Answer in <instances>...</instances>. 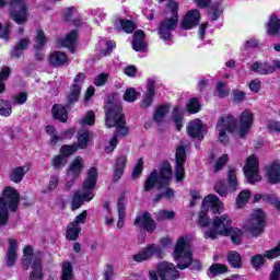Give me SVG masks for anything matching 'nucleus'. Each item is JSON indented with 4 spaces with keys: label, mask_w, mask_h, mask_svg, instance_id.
Returning <instances> with one entry per match:
<instances>
[{
    "label": "nucleus",
    "mask_w": 280,
    "mask_h": 280,
    "mask_svg": "<svg viewBox=\"0 0 280 280\" xmlns=\"http://www.w3.org/2000/svg\"><path fill=\"white\" fill-rule=\"evenodd\" d=\"M132 49H135V51H147L148 44L145 43V33L143 31L138 30L135 32Z\"/></svg>",
    "instance_id": "obj_25"
},
{
    "label": "nucleus",
    "mask_w": 280,
    "mask_h": 280,
    "mask_svg": "<svg viewBox=\"0 0 280 280\" xmlns=\"http://www.w3.org/2000/svg\"><path fill=\"white\" fill-rule=\"evenodd\" d=\"M133 226H139V229H144L147 233H153L156 231V222L152 220V214L150 212H144L143 214L136 218Z\"/></svg>",
    "instance_id": "obj_18"
},
{
    "label": "nucleus",
    "mask_w": 280,
    "mask_h": 280,
    "mask_svg": "<svg viewBox=\"0 0 280 280\" xmlns=\"http://www.w3.org/2000/svg\"><path fill=\"white\" fill-rule=\"evenodd\" d=\"M51 165L55 167V170H61V167H65L67 165V158H63L62 155H57L55 159H52Z\"/></svg>",
    "instance_id": "obj_60"
},
{
    "label": "nucleus",
    "mask_w": 280,
    "mask_h": 280,
    "mask_svg": "<svg viewBox=\"0 0 280 280\" xmlns=\"http://www.w3.org/2000/svg\"><path fill=\"white\" fill-rule=\"evenodd\" d=\"M81 126H93L95 124V113L88 112L85 117L80 121Z\"/></svg>",
    "instance_id": "obj_61"
},
{
    "label": "nucleus",
    "mask_w": 280,
    "mask_h": 280,
    "mask_svg": "<svg viewBox=\"0 0 280 280\" xmlns=\"http://www.w3.org/2000/svg\"><path fill=\"white\" fill-rule=\"evenodd\" d=\"M187 110L188 113L196 114L200 110V101L196 97H192L189 100L187 104Z\"/></svg>",
    "instance_id": "obj_57"
},
{
    "label": "nucleus",
    "mask_w": 280,
    "mask_h": 280,
    "mask_svg": "<svg viewBox=\"0 0 280 280\" xmlns=\"http://www.w3.org/2000/svg\"><path fill=\"white\" fill-rule=\"evenodd\" d=\"M35 49L38 51V49H42L45 47V43H47V38L45 37V33L43 31H37V34L35 36Z\"/></svg>",
    "instance_id": "obj_55"
},
{
    "label": "nucleus",
    "mask_w": 280,
    "mask_h": 280,
    "mask_svg": "<svg viewBox=\"0 0 280 280\" xmlns=\"http://www.w3.org/2000/svg\"><path fill=\"white\" fill-rule=\"evenodd\" d=\"M108 82V73H101L94 78L95 86H104Z\"/></svg>",
    "instance_id": "obj_63"
},
{
    "label": "nucleus",
    "mask_w": 280,
    "mask_h": 280,
    "mask_svg": "<svg viewBox=\"0 0 280 280\" xmlns=\"http://www.w3.org/2000/svg\"><path fill=\"white\" fill-rule=\"evenodd\" d=\"M266 178L271 185L280 183V163L273 162L266 167Z\"/></svg>",
    "instance_id": "obj_23"
},
{
    "label": "nucleus",
    "mask_w": 280,
    "mask_h": 280,
    "mask_svg": "<svg viewBox=\"0 0 280 280\" xmlns=\"http://www.w3.org/2000/svg\"><path fill=\"white\" fill-rule=\"evenodd\" d=\"M243 235H244V232H242L240 228H232L223 236L231 237V241L233 242V244H236L237 246H240V244H242Z\"/></svg>",
    "instance_id": "obj_34"
},
{
    "label": "nucleus",
    "mask_w": 280,
    "mask_h": 280,
    "mask_svg": "<svg viewBox=\"0 0 280 280\" xmlns=\"http://www.w3.org/2000/svg\"><path fill=\"white\" fill-rule=\"evenodd\" d=\"M205 132H207V126L202 125L200 119L190 121L187 127V133L189 137H191V139L202 141V139H205Z\"/></svg>",
    "instance_id": "obj_19"
},
{
    "label": "nucleus",
    "mask_w": 280,
    "mask_h": 280,
    "mask_svg": "<svg viewBox=\"0 0 280 280\" xmlns=\"http://www.w3.org/2000/svg\"><path fill=\"white\" fill-rule=\"evenodd\" d=\"M269 280H280V261L275 264Z\"/></svg>",
    "instance_id": "obj_64"
},
{
    "label": "nucleus",
    "mask_w": 280,
    "mask_h": 280,
    "mask_svg": "<svg viewBox=\"0 0 280 280\" xmlns=\"http://www.w3.org/2000/svg\"><path fill=\"white\" fill-rule=\"evenodd\" d=\"M207 209H210L213 213H222L224 211V203L215 195H208L203 198L202 210L199 212V226H209Z\"/></svg>",
    "instance_id": "obj_7"
},
{
    "label": "nucleus",
    "mask_w": 280,
    "mask_h": 280,
    "mask_svg": "<svg viewBox=\"0 0 280 280\" xmlns=\"http://www.w3.org/2000/svg\"><path fill=\"white\" fill-rule=\"evenodd\" d=\"M173 257L177 262L179 270H200L202 266L199 260H194L191 246L189 245V236H180L174 247Z\"/></svg>",
    "instance_id": "obj_2"
},
{
    "label": "nucleus",
    "mask_w": 280,
    "mask_h": 280,
    "mask_svg": "<svg viewBox=\"0 0 280 280\" xmlns=\"http://www.w3.org/2000/svg\"><path fill=\"white\" fill-rule=\"evenodd\" d=\"M81 232H82V228L78 225H73L72 223H69L66 229V237L70 242H75V240H78Z\"/></svg>",
    "instance_id": "obj_36"
},
{
    "label": "nucleus",
    "mask_w": 280,
    "mask_h": 280,
    "mask_svg": "<svg viewBox=\"0 0 280 280\" xmlns=\"http://www.w3.org/2000/svg\"><path fill=\"white\" fill-rule=\"evenodd\" d=\"M0 115L2 117H10L12 115V104L10 101L0 100Z\"/></svg>",
    "instance_id": "obj_46"
},
{
    "label": "nucleus",
    "mask_w": 280,
    "mask_h": 280,
    "mask_svg": "<svg viewBox=\"0 0 280 280\" xmlns=\"http://www.w3.org/2000/svg\"><path fill=\"white\" fill-rule=\"evenodd\" d=\"M229 268L225 267V265L222 264H213L210 268H209V272L210 275H212V277H218V275H224V272H228Z\"/></svg>",
    "instance_id": "obj_49"
},
{
    "label": "nucleus",
    "mask_w": 280,
    "mask_h": 280,
    "mask_svg": "<svg viewBox=\"0 0 280 280\" xmlns=\"http://www.w3.org/2000/svg\"><path fill=\"white\" fill-rule=\"evenodd\" d=\"M170 180H172V165L168 162H163L160 166V173L158 170L150 173L143 189L144 191H152L156 187L158 190H161L170 185Z\"/></svg>",
    "instance_id": "obj_4"
},
{
    "label": "nucleus",
    "mask_w": 280,
    "mask_h": 280,
    "mask_svg": "<svg viewBox=\"0 0 280 280\" xmlns=\"http://www.w3.org/2000/svg\"><path fill=\"white\" fill-rule=\"evenodd\" d=\"M60 43L61 47H67L70 51H73L75 45H78V30H72Z\"/></svg>",
    "instance_id": "obj_29"
},
{
    "label": "nucleus",
    "mask_w": 280,
    "mask_h": 280,
    "mask_svg": "<svg viewBox=\"0 0 280 280\" xmlns=\"http://www.w3.org/2000/svg\"><path fill=\"white\" fill-rule=\"evenodd\" d=\"M9 12L11 19H13L18 25L27 23V3L25 0H11Z\"/></svg>",
    "instance_id": "obj_11"
},
{
    "label": "nucleus",
    "mask_w": 280,
    "mask_h": 280,
    "mask_svg": "<svg viewBox=\"0 0 280 280\" xmlns=\"http://www.w3.org/2000/svg\"><path fill=\"white\" fill-rule=\"evenodd\" d=\"M161 253H163V248L161 246L150 244L138 254L132 256L133 261L141 264L143 261H148V259H152V257H161Z\"/></svg>",
    "instance_id": "obj_15"
},
{
    "label": "nucleus",
    "mask_w": 280,
    "mask_h": 280,
    "mask_svg": "<svg viewBox=\"0 0 280 280\" xmlns=\"http://www.w3.org/2000/svg\"><path fill=\"white\" fill-rule=\"evenodd\" d=\"M126 156L121 155L116 160L115 168H114V180L117 183V180L121 179V176H124V170H126Z\"/></svg>",
    "instance_id": "obj_31"
},
{
    "label": "nucleus",
    "mask_w": 280,
    "mask_h": 280,
    "mask_svg": "<svg viewBox=\"0 0 280 280\" xmlns=\"http://www.w3.org/2000/svg\"><path fill=\"white\" fill-rule=\"evenodd\" d=\"M61 280H73V265L69 261L61 264Z\"/></svg>",
    "instance_id": "obj_37"
},
{
    "label": "nucleus",
    "mask_w": 280,
    "mask_h": 280,
    "mask_svg": "<svg viewBox=\"0 0 280 280\" xmlns=\"http://www.w3.org/2000/svg\"><path fill=\"white\" fill-rule=\"evenodd\" d=\"M165 16L178 21V2L171 0L166 3Z\"/></svg>",
    "instance_id": "obj_35"
},
{
    "label": "nucleus",
    "mask_w": 280,
    "mask_h": 280,
    "mask_svg": "<svg viewBox=\"0 0 280 280\" xmlns=\"http://www.w3.org/2000/svg\"><path fill=\"white\" fill-rule=\"evenodd\" d=\"M243 170L245 178L250 185H255V183H259L261 180V175H259V161L257 160V156L249 155Z\"/></svg>",
    "instance_id": "obj_12"
},
{
    "label": "nucleus",
    "mask_w": 280,
    "mask_h": 280,
    "mask_svg": "<svg viewBox=\"0 0 280 280\" xmlns=\"http://www.w3.org/2000/svg\"><path fill=\"white\" fill-rule=\"evenodd\" d=\"M61 156L67 159V156H71L74 152H78V144H72V145H62L60 149Z\"/></svg>",
    "instance_id": "obj_59"
},
{
    "label": "nucleus",
    "mask_w": 280,
    "mask_h": 280,
    "mask_svg": "<svg viewBox=\"0 0 280 280\" xmlns=\"http://www.w3.org/2000/svg\"><path fill=\"white\" fill-rule=\"evenodd\" d=\"M224 12V9L222 8V3L217 2L212 4L211 11H210V19L211 21H218L220 19V14Z\"/></svg>",
    "instance_id": "obj_48"
},
{
    "label": "nucleus",
    "mask_w": 280,
    "mask_h": 280,
    "mask_svg": "<svg viewBox=\"0 0 280 280\" xmlns=\"http://www.w3.org/2000/svg\"><path fill=\"white\" fill-rule=\"evenodd\" d=\"M200 23V11H189L180 23L182 30H191Z\"/></svg>",
    "instance_id": "obj_22"
},
{
    "label": "nucleus",
    "mask_w": 280,
    "mask_h": 280,
    "mask_svg": "<svg viewBox=\"0 0 280 280\" xmlns=\"http://www.w3.org/2000/svg\"><path fill=\"white\" fill-rule=\"evenodd\" d=\"M237 128V119L233 116H221L217 122V130L219 132V141L221 143H229V137L226 136L228 132H233Z\"/></svg>",
    "instance_id": "obj_10"
},
{
    "label": "nucleus",
    "mask_w": 280,
    "mask_h": 280,
    "mask_svg": "<svg viewBox=\"0 0 280 280\" xmlns=\"http://www.w3.org/2000/svg\"><path fill=\"white\" fill-rule=\"evenodd\" d=\"M249 199L250 190H242L236 197V207H238V209L246 207V203L248 202Z\"/></svg>",
    "instance_id": "obj_43"
},
{
    "label": "nucleus",
    "mask_w": 280,
    "mask_h": 280,
    "mask_svg": "<svg viewBox=\"0 0 280 280\" xmlns=\"http://www.w3.org/2000/svg\"><path fill=\"white\" fill-rule=\"evenodd\" d=\"M19 202H21L20 194L12 187H7L3 191V196L0 197V226L8 224L9 212L16 211L19 209Z\"/></svg>",
    "instance_id": "obj_5"
},
{
    "label": "nucleus",
    "mask_w": 280,
    "mask_h": 280,
    "mask_svg": "<svg viewBox=\"0 0 280 280\" xmlns=\"http://www.w3.org/2000/svg\"><path fill=\"white\" fill-rule=\"evenodd\" d=\"M84 168V160L80 156H77L70 164L67 173L68 180H78V176L82 174Z\"/></svg>",
    "instance_id": "obj_21"
},
{
    "label": "nucleus",
    "mask_w": 280,
    "mask_h": 280,
    "mask_svg": "<svg viewBox=\"0 0 280 280\" xmlns=\"http://www.w3.org/2000/svg\"><path fill=\"white\" fill-rule=\"evenodd\" d=\"M167 113H170V105L158 106L153 115L154 121H156L158 124H161V121L165 119V115H167Z\"/></svg>",
    "instance_id": "obj_41"
},
{
    "label": "nucleus",
    "mask_w": 280,
    "mask_h": 280,
    "mask_svg": "<svg viewBox=\"0 0 280 280\" xmlns=\"http://www.w3.org/2000/svg\"><path fill=\"white\" fill-rule=\"evenodd\" d=\"M158 275L161 280H176L180 278V273L176 270L174 264L165 261L158 265Z\"/></svg>",
    "instance_id": "obj_16"
},
{
    "label": "nucleus",
    "mask_w": 280,
    "mask_h": 280,
    "mask_svg": "<svg viewBox=\"0 0 280 280\" xmlns=\"http://www.w3.org/2000/svg\"><path fill=\"white\" fill-rule=\"evenodd\" d=\"M91 137L89 136V132H82L78 135V148H80L81 150H86L88 145H89V141H90Z\"/></svg>",
    "instance_id": "obj_54"
},
{
    "label": "nucleus",
    "mask_w": 280,
    "mask_h": 280,
    "mask_svg": "<svg viewBox=\"0 0 280 280\" xmlns=\"http://www.w3.org/2000/svg\"><path fill=\"white\" fill-rule=\"evenodd\" d=\"M229 187L232 191H237V187L240 183L237 182V174L235 173V168H230L228 175Z\"/></svg>",
    "instance_id": "obj_44"
},
{
    "label": "nucleus",
    "mask_w": 280,
    "mask_h": 280,
    "mask_svg": "<svg viewBox=\"0 0 280 280\" xmlns=\"http://www.w3.org/2000/svg\"><path fill=\"white\" fill-rule=\"evenodd\" d=\"M250 69L258 75H270L271 73H275V68H272V65L264 61L254 62Z\"/></svg>",
    "instance_id": "obj_26"
},
{
    "label": "nucleus",
    "mask_w": 280,
    "mask_h": 280,
    "mask_svg": "<svg viewBox=\"0 0 280 280\" xmlns=\"http://www.w3.org/2000/svg\"><path fill=\"white\" fill-rule=\"evenodd\" d=\"M30 266H32L30 280H43V257L40 254L34 255V247L32 245L24 247L22 259L23 270H30Z\"/></svg>",
    "instance_id": "obj_6"
},
{
    "label": "nucleus",
    "mask_w": 280,
    "mask_h": 280,
    "mask_svg": "<svg viewBox=\"0 0 280 280\" xmlns=\"http://www.w3.org/2000/svg\"><path fill=\"white\" fill-rule=\"evenodd\" d=\"M265 257L267 259H276V257H280V242L275 248L265 252Z\"/></svg>",
    "instance_id": "obj_62"
},
{
    "label": "nucleus",
    "mask_w": 280,
    "mask_h": 280,
    "mask_svg": "<svg viewBox=\"0 0 280 280\" xmlns=\"http://www.w3.org/2000/svg\"><path fill=\"white\" fill-rule=\"evenodd\" d=\"M185 161H187V151L184 145H178L175 152V178L176 183L185 180Z\"/></svg>",
    "instance_id": "obj_14"
},
{
    "label": "nucleus",
    "mask_w": 280,
    "mask_h": 280,
    "mask_svg": "<svg viewBox=\"0 0 280 280\" xmlns=\"http://www.w3.org/2000/svg\"><path fill=\"white\" fill-rule=\"evenodd\" d=\"M231 224H233V220H231V217H229V214L215 217L212 222V229L206 230L205 238L215 240L218 235H225L228 231L232 229Z\"/></svg>",
    "instance_id": "obj_9"
},
{
    "label": "nucleus",
    "mask_w": 280,
    "mask_h": 280,
    "mask_svg": "<svg viewBox=\"0 0 280 280\" xmlns=\"http://www.w3.org/2000/svg\"><path fill=\"white\" fill-rule=\"evenodd\" d=\"M95 185H97V168L91 167L88 171V176L83 182V192L77 191L72 198V211H75L82 207L83 202H91L95 198Z\"/></svg>",
    "instance_id": "obj_3"
},
{
    "label": "nucleus",
    "mask_w": 280,
    "mask_h": 280,
    "mask_svg": "<svg viewBox=\"0 0 280 280\" xmlns=\"http://www.w3.org/2000/svg\"><path fill=\"white\" fill-rule=\"evenodd\" d=\"M118 209V222L117 228L124 229V222H126V197L121 196L117 203Z\"/></svg>",
    "instance_id": "obj_30"
},
{
    "label": "nucleus",
    "mask_w": 280,
    "mask_h": 280,
    "mask_svg": "<svg viewBox=\"0 0 280 280\" xmlns=\"http://www.w3.org/2000/svg\"><path fill=\"white\" fill-rule=\"evenodd\" d=\"M19 250V243L14 238H9V247L7 250V266L8 268H12L16 261Z\"/></svg>",
    "instance_id": "obj_24"
},
{
    "label": "nucleus",
    "mask_w": 280,
    "mask_h": 280,
    "mask_svg": "<svg viewBox=\"0 0 280 280\" xmlns=\"http://www.w3.org/2000/svg\"><path fill=\"white\" fill-rule=\"evenodd\" d=\"M214 191H217V194H219V196L226 198V196L229 195V189L226 188V183L222 182V180L217 182L214 185Z\"/></svg>",
    "instance_id": "obj_56"
},
{
    "label": "nucleus",
    "mask_w": 280,
    "mask_h": 280,
    "mask_svg": "<svg viewBox=\"0 0 280 280\" xmlns=\"http://www.w3.org/2000/svg\"><path fill=\"white\" fill-rule=\"evenodd\" d=\"M173 121L177 130H180L183 128V113L180 112V107L178 105L174 107Z\"/></svg>",
    "instance_id": "obj_45"
},
{
    "label": "nucleus",
    "mask_w": 280,
    "mask_h": 280,
    "mask_svg": "<svg viewBox=\"0 0 280 280\" xmlns=\"http://www.w3.org/2000/svg\"><path fill=\"white\" fill-rule=\"evenodd\" d=\"M279 30H280V20L279 18L272 15L269 19L267 32L269 36H275L276 34H279Z\"/></svg>",
    "instance_id": "obj_39"
},
{
    "label": "nucleus",
    "mask_w": 280,
    "mask_h": 280,
    "mask_svg": "<svg viewBox=\"0 0 280 280\" xmlns=\"http://www.w3.org/2000/svg\"><path fill=\"white\" fill-rule=\"evenodd\" d=\"M178 27V20L165 16L159 25L158 34L162 40L170 43L172 40V33Z\"/></svg>",
    "instance_id": "obj_13"
},
{
    "label": "nucleus",
    "mask_w": 280,
    "mask_h": 280,
    "mask_svg": "<svg viewBox=\"0 0 280 280\" xmlns=\"http://www.w3.org/2000/svg\"><path fill=\"white\" fill-rule=\"evenodd\" d=\"M30 47V38H21L11 50V58H20L23 56L25 49Z\"/></svg>",
    "instance_id": "obj_28"
},
{
    "label": "nucleus",
    "mask_w": 280,
    "mask_h": 280,
    "mask_svg": "<svg viewBox=\"0 0 280 280\" xmlns=\"http://www.w3.org/2000/svg\"><path fill=\"white\" fill-rule=\"evenodd\" d=\"M49 65L51 67H65V65H69V58L62 51H55L49 56Z\"/></svg>",
    "instance_id": "obj_27"
},
{
    "label": "nucleus",
    "mask_w": 280,
    "mask_h": 280,
    "mask_svg": "<svg viewBox=\"0 0 280 280\" xmlns=\"http://www.w3.org/2000/svg\"><path fill=\"white\" fill-rule=\"evenodd\" d=\"M217 93L221 100L224 97H229V93H230L229 86H226L224 82L219 81L217 83Z\"/></svg>",
    "instance_id": "obj_58"
},
{
    "label": "nucleus",
    "mask_w": 280,
    "mask_h": 280,
    "mask_svg": "<svg viewBox=\"0 0 280 280\" xmlns=\"http://www.w3.org/2000/svg\"><path fill=\"white\" fill-rule=\"evenodd\" d=\"M115 46H116V44L113 40H106V39L102 40L101 47H106V48H102L101 54L103 56H108V54L113 52V49H115Z\"/></svg>",
    "instance_id": "obj_52"
},
{
    "label": "nucleus",
    "mask_w": 280,
    "mask_h": 280,
    "mask_svg": "<svg viewBox=\"0 0 280 280\" xmlns=\"http://www.w3.org/2000/svg\"><path fill=\"white\" fill-rule=\"evenodd\" d=\"M27 168L26 166H19L16 168H14L11 173V180L13 183H21V180H23V177L25 176V173L27 172Z\"/></svg>",
    "instance_id": "obj_42"
},
{
    "label": "nucleus",
    "mask_w": 280,
    "mask_h": 280,
    "mask_svg": "<svg viewBox=\"0 0 280 280\" xmlns=\"http://www.w3.org/2000/svg\"><path fill=\"white\" fill-rule=\"evenodd\" d=\"M243 229L250 233L253 237H259L266 229V213L261 209L254 210Z\"/></svg>",
    "instance_id": "obj_8"
},
{
    "label": "nucleus",
    "mask_w": 280,
    "mask_h": 280,
    "mask_svg": "<svg viewBox=\"0 0 280 280\" xmlns=\"http://www.w3.org/2000/svg\"><path fill=\"white\" fill-rule=\"evenodd\" d=\"M246 100V92L235 89L232 91V102L233 104H242Z\"/></svg>",
    "instance_id": "obj_53"
},
{
    "label": "nucleus",
    "mask_w": 280,
    "mask_h": 280,
    "mask_svg": "<svg viewBox=\"0 0 280 280\" xmlns=\"http://www.w3.org/2000/svg\"><path fill=\"white\" fill-rule=\"evenodd\" d=\"M156 95V80L149 79L147 83V93L140 104L141 108H150L152 102H154V96Z\"/></svg>",
    "instance_id": "obj_20"
},
{
    "label": "nucleus",
    "mask_w": 280,
    "mask_h": 280,
    "mask_svg": "<svg viewBox=\"0 0 280 280\" xmlns=\"http://www.w3.org/2000/svg\"><path fill=\"white\" fill-rule=\"evenodd\" d=\"M115 25L116 30H122L126 34H132V32L137 30V24L130 20H118Z\"/></svg>",
    "instance_id": "obj_33"
},
{
    "label": "nucleus",
    "mask_w": 280,
    "mask_h": 280,
    "mask_svg": "<svg viewBox=\"0 0 280 280\" xmlns=\"http://www.w3.org/2000/svg\"><path fill=\"white\" fill-rule=\"evenodd\" d=\"M82 91V85L81 84H72L70 92L68 94V102L69 104H75L78 100H80V93Z\"/></svg>",
    "instance_id": "obj_40"
},
{
    "label": "nucleus",
    "mask_w": 280,
    "mask_h": 280,
    "mask_svg": "<svg viewBox=\"0 0 280 280\" xmlns=\"http://www.w3.org/2000/svg\"><path fill=\"white\" fill-rule=\"evenodd\" d=\"M106 107V118L105 124L107 128H117L114 137L109 140V147H107V152H113L119 143V137L124 138L128 135V127H126V116L121 112V105L119 103H113L108 101L105 104Z\"/></svg>",
    "instance_id": "obj_1"
},
{
    "label": "nucleus",
    "mask_w": 280,
    "mask_h": 280,
    "mask_svg": "<svg viewBox=\"0 0 280 280\" xmlns=\"http://www.w3.org/2000/svg\"><path fill=\"white\" fill-rule=\"evenodd\" d=\"M139 95H141V93L137 92L135 88H129L126 90L122 98L125 100V102H137Z\"/></svg>",
    "instance_id": "obj_50"
},
{
    "label": "nucleus",
    "mask_w": 280,
    "mask_h": 280,
    "mask_svg": "<svg viewBox=\"0 0 280 280\" xmlns=\"http://www.w3.org/2000/svg\"><path fill=\"white\" fill-rule=\"evenodd\" d=\"M255 120V116L253 115V112L250 109H245L242 112L238 120L240 125V137L241 139H244L246 135H248V131L250 128H253V121Z\"/></svg>",
    "instance_id": "obj_17"
},
{
    "label": "nucleus",
    "mask_w": 280,
    "mask_h": 280,
    "mask_svg": "<svg viewBox=\"0 0 280 280\" xmlns=\"http://www.w3.org/2000/svg\"><path fill=\"white\" fill-rule=\"evenodd\" d=\"M175 215L176 212L170 210H160L155 213V218L160 222H163V220H174Z\"/></svg>",
    "instance_id": "obj_47"
},
{
    "label": "nucleus",
    "mask_w": 280,
    "mask_h": 280,
    "mask_svg": "<svg viewBox=\"0 0 280 280\" xmlns=\"http://www.w3.org/2000/svg\"><path fill=\"white\" fill-rule=\"evenodd\" d=\"M228 262L232 268H242V255L235 250L229 252Z\"/></svg>",
    "instance_id": "obj_38"
},
{
    "label": "nucleus",
    "mask_w": 280,
    "mask_h": 280,
    "mask_svg": "<svg viewBox=\"0 0 280 280\" xmlns=\"http://www.w3.org/2000/svg\"><path fill=\"white\" fill-rule=\"evenodd\" d=\"M52 116H54V119H58V121H61L62 124H65L69 117V115L67 114V107L62 105H54Z\"/></svg>",
    "instance_id": "obj_32"
},
{
    "label": "nucleus",
    "mask_w": 280,
    "mask_h": 280,
    "mask_svg": "<svg viewBox=\"0 0 280 280\" xmlns=\"http://www.w3.org/2000/svg\"><path fill=\"white\" fill-rule=\"evenodd\" d=\"M10 78V67H3L0 71V94L5 91V80Z\"/></svg>",
    "instance_id": "obj_51"
}]
</instances>
